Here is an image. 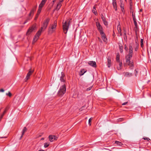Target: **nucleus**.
I'll list each match as a JSON object with an SVG mask.
<instances>
[{
  "mask_svg": "<svg viewBox=\"0 0 151 151\" xmlns=\"http://www.w3.org/2000/svg\"><path fill=\"white\" fill-rule=\"evenodd\" d=\"M132 0H130L129 1V5L130 6H132Z\"/></svg>",
  "mask_w": 151,
  "mask_h": 151,
  "instance_id": "a18cd8bd",
  "label": "nucleus"
},
{
  "mask_svg": "<svg viewBox=\"0 0 151 151\" xmlns=\"http://www.w3.org/2000/svg\"><path fill=\"white\" fill-rule=\"evenodd\" d=\"M133 21H134V25L135 26V28H136V29H138V27L137 22L136 21V19H134V20H133Z\"/></svg>",
  "mask_w": 151,
  "mask_h": 151,
  "instance_id": "cd10ccee",
  "label": "nucleus"
},
{
  "mask_svg": "<svg viewBox=\"0 0 151 151\" xmlns=\"http://www.w3.org/2000/svg\"><path fill=\"white\" fill-rule=\"evenodd\" d=\"M122 67L120 66H118L117 67V69L118 70H120L121 69Z\"/></svg>",
  "mask_w": 151,
  "mask_h": 151,
  "instance_id": "09e8293b",
  "label": "nucleus"
},
{
  "mask_svg": "<svg viewBox=\"0 0 151 151\" xmlns=\"http://www.w3.org/2000/svg\"><path fill=\"white\" fill-rule=\"evenodd\" d=\"M100 35L101 36V38L105 42H106L107 41V39L106 37V36L104 32L102 33H100Z\"/></svg>",
  "mask_w": 151,
  "mask_h": 151,
  "instance_id": "9b49d317",
  "label": "nucleus"
},
{
  "mask_svg": "<svg viewBox=\"0 0 151 151\" xmlns=\"http://www.w3.org/2000/svg\"><path fill=\"white\" fill-rule=\"evenodd\" d=\"M108 60V63H107V66L109 68L111 64V58L110 57H108L107 58Z\"/></svg>",
  "mask_w": 151,
  "mask_h": 151,
  "instance_id": "dca6fc26",
  "label": "nucleus"
},
{
  "mask_svg": "<svg viewBox=\"0 0 151 151\" xmlns=\"http://www.w3.org/2000/svg\"><path fill=\"white\" fill-rule=\"evenodd\" d=\"M138 47H139V46L135 45V46L134 47V48L135 50L136 51H137Z\"/></svg>",
  "mask_w": 151,
  "mask_h": 151,
  "instance_id": "72a5a7b5",
  "label": "nucleus"
},
{
  "mask_svg": "<svg viewBox=\"0 0 151 151\" xmlns=\"http://www.w3.org/2000/svg\"><path fill=\"white\" fill-rule=\"evenodd\" d=\"M119 47L120 49V51L121 53H122L123 52V47L122 45H119Z\"/></svg>",
  "mask_w": 151,
  "mask_h": 151,
  "instance_id": "7c9ffc66",
  "label": "nucleus"
},
{
  "mask_svg": "<svg viewBox=\"0 0 151 151\" xmlns=\"http://www.w3.org/2000/svg\"><path fill=\"white\" fill-rule=\"evenodd\" d=\"M43 29H42L41 28V29H40L37 33L36 35H36L37 36H38L39 37V36L41 35V32L42 31V30Z\"/></svg>",
  "mask_w": 151,
  "mask_h": 151,
  "instance_id": "6ab92c4d",
  "label": "nucleus"
},
{
  "mask_svg": "<svg viewBox=\"0 0 151 151\" xmlns=\"http://www.w3.org/2000/svg\"><path fill=\"white\" fill-rule=\"evenodd\" d=\"M33 72V70H32L31 69L29 70V72L27 73L26 78L25 79V81L26 82L27 81L29 78L30 76L32 75Z\"/></svg>",
  "mask_w": 151,
  "mask_h": 151,
  "instance_id": "6e6552de",
  "label": "nucleus"
},
{
  "mask_svg": "<svg viewBox=\"0 0 151 151\" xmlns=\"http://www.w3.org/2000/svg\"><path fill=\"white\" fill-rule=\"evenodd\" d=\"M118 120V122H122L124 120V119L123 118H119Z\"/></svg>",
  "mask_w": 151,
  "mask_h": 151,
  "instance_id": "c03bdc74",
  "label": "nucleus"
},
{
  "mask_svg": "<svg viewBox=\"0 0 151 151\" xmlns=\"http://www.w3.org/2000/svg\"><path fill=\"white\" fill-rule=\"evenodd\" d=\"M132 56V55H128L126 57V62L127 64L130 67H133V61L130 60Z\"/></svg>",
  "mask_w": 151,
  "mask_h": 151,
  "instance_id": "7ed1b4c3",
  "label": "nucleus"
},
{
  "mask_svg": "<svg viewBox=\"0 0 151 151\" xmlns=\"http://www.w3.org/2000/svg\"><path fill=\"white\" fill-rule=\"evenodd\" d=\"M115 143L117 145L120 146H122L123 145V144L122 142L117 141H116L115 142Z\"/></svg>",
  "mask_w": 151,
  "mask_h": 151,
  "instance_id": "c756f323",
  "label": "nucleus"
},
{
  "mask_svg": "<svg viewBox=\"0 0 151 151\" xmlns=\"http://www.w3.org/2000/svg\"><path fill=\"white\" fill-rule=\"evenodd\" d=\"M57 22L55 21L53 24H52L51 27H49L48 29V32L49 33H52L55 30L57 26Z\"/></svg>",
  "mask_w": 151,
  "mask_h": 151,
  "instance_id": "20e7f679",
  "label": "nucleus"
},
{
  "mask_svg": "<svg viewBox=\"0 0 151 151\" xmlns=\"http://www.w3.org/2000/svg\"><path fill=\"white\" fill-rule=\"evenodd\" d=\"M49 145V144L47 143H45L44 144V147L45 148L47 147Z\"/></svg>",
  "mask_w": 151,
  "mask_h": 151,
  "instance_id": "c9c22d12",
  "label": "nucleus"
},
{
  "mask_svg": "<svg viewBox=\"0 0 151 151\" xmlns=\"http://www.w3.org/2000/svg\"><path fill=\"white\" fill-rule=\"evenodd\" d=\"M38 17V16H36V17H35V20L37 19V18Z\"/></svg>",
  "mask_w": 151,
  "mask_h": 151,
  "instance_id": "e2e57ef3",
  "label": "nucleus"
},
{
  "mask_svg": "<svg viewBox=\"0 0 151 151\" xmlns=\"http://www.w3.org/2000/svg\"><path fill=\"white\" fill-rule=\"evenodd\" d=\"M6 138L7 137H0V138Z\"/></svg>",
  "mask_w": 151,
  "mask_h": 151,
  "instance_id": "0e129e2a",
  "label": "nucleus"
},
{
  "mask_svg": "<svg viewBox=\"0 0 151 151\" xmlns=\"http://www.w3.org/2000/svg\"><path fill=\"white\" fill-rule=\"evenodd\" d=\"M47 0H42L41 2L45 4L46 2L47 1Z\"/></svg>",
  "mask_w": 151,
  "mask_h": 151,
  "instance_id": "3c124183",
  "label": "nucleus"
},
{
  "mask_svg": "<svg viewBox=\"0 0 151 151\" xmlns=\"http://www.w3.org/2000/svg\"><path fill=\"white\" fill-rule=\"evenodd\" d=\"M55 1H56L55 0H53L52 2H53V3H54V2H55Z\"/></svg>",
  "mask_w": 151,
  "mask_h": 151,
  "instance_id": "338daca9",
  "label": "nucleus"
},
{
  "mask_svg": "<svg viewBox=\"0 0 151 151\" xmlns=\"http://www.w3.org/2000/svg\"><path fill=\"white\" fill-rule=\"evenodd\" d=\"M92 87H93V86H91L90 87H89V88H87L86 89V91H89L91 89Z\"/></svg>",
  "mask_w": 151,
  "mask_h": 151,
  "instance_id": "58836bf2",
  "label": "nucleus"
},
{
  "mask_svg": "<svg viewBox=\"0 0 151 151\" xmlns=\"http://www.w3.org/2000/svg\"><path fill=\"white\" fill-rule=\"evenodd\" d=\"M93 118L92 117L91 118L88 120V124L90 126L91 125V120Z\"/></svg>",
  "mask_w": 151,
  "mask_h": 151,
  "instance_id": "4c0bfd02",
  "label": "nucleus"
},
{
  "mask_svg": "<svg viewBox=\"0 0 151 151\" xmlns=\"http://www.w3.org/2000/svg\"><path fill=\"white\" fill-rule=\"evenodd\" d=\"M88 64L93 67L96 68V63L95 61H90L88 62Z\"/></svg>",
  "mask_w": 151,
  "mask_h": 151,
  "instance_id": "ddd939ff",
  "label": "nucleus"
},
{
  "mask_svg": "<svg viewBox=\"0 0 151 151\" xmlns=\"http://www.w3.org/2000/svg\"><path fill=\"white\" fill-rule=\"evenodd\" d=\"M112 5L115 11L117 10L116 0H112Z\"/></svg>",
  "mask_w": 151,
  "mask_h": 151,
  "instance_id": "4468645a",
  "label": "nucleus"
},
{
  "mask_svg": "<svg viewBox=\"0 0 151 151\" xmlns=\"http://www.w3.org/2000/svg\"><path fill=\"white\" fill-rule=\"evenodd\" d=\"M37 7V5H36L33 7V8L32 9L34 11H35L36 10V9Z\"/></svg>",
  "mask_w": 151,
  "mask_h": 151,
  "instance_id": "a19ab883",
  "label": "nucleus"
},
{
  "mask_svg": "<svg viewBox=\"0 0 151 151\" xmlns=\"http://www.w3.org/2000/svg\"><path fill=\"white\" fill-rule=\"evenodd\" d=\"M4 91V90L3 89H1L0 90V92H3Z\"/></svg>",
  "mask_w": 151,
  "mask_h": 151,
  "instance_id": "6e6d98bb",
  "label": "nucleus"
},
{
  "mask_svg": "<svg viewBox=\"0 0 151 151\" xmlns=\"http://www.w3.org/2000/svg\"><path fill=\"white\" fill-rule=\"evenodd\" d=\"M124 10H123V8L122 9V12H123V11H124Z\"/></svg>",
  "mask_w": 151,
  "mask_h": 151,
  "instance_id": "774afa93",
  "label": "nucleus"
},
{
  "mask_svg": "<svg viewBox=\"0 0 151 151\" xmlns=\"http://www.w3.org/2000/svg\"><path fill=\"white\" fill-rule=\"evenodd\" d=\"M117 62L119 63V66H120L122 67V63L121 62H120V61H119V62Z\"/></svg>",
  "mask_w": 151,
  "mask_h": 151,
  "instance_id": "49530a36",
  "label": "nucleus"
},
{
  "mask_svg": "<svg viewBox=\"0 0 151 151\" xmlns=\"http://www.w3.org/2000/svg\"><path fill=\"white\" fill-rule=\"evenodd\" d=\"M143 39H141V46L142 47H143Z\"/></svg>",
  "mask_w": 151,
  "mask_h": 151,
  "instance_id": "473e14b6",
  "label": "nucleus"
},
{
  "mask_svg": "<svg viewBox=\"0 0 151 151\" xmlns=\"http://www.w3.org/2000/svg\"><path fill=\"white\" fill-rule=\"evenodd\" d=\"M63 0H60L59 2V3H61V2H62L63 1Z\"/></svg>",
  "mask_w": 151,
  "mask_h": 151,
  "instance_id": "680f3d73",
  "label": "nucleus"
},
{
  "mask_svg": "<svg viewBox=\"0 0 151 151\" xmlns=\"http://www.w3.org/2000/svg\"><path fill=\"white\" fill-rule=\"evenodd\" d=\"M127 102H125L124 103H123L122 104V105H125L127 103Z\"/></svg>",
  "mask_w": 151,
  "mask_h": 151,
  "instance_id": "5fc2aeb1",
  "label": "nucleus"
},
{
  "mask_svg": "<svg viewBox=\"0 0 151 151\" xmlns=\"http://www.w3.org/2000/svg\"><path fill=\"white\" fill-rule=\"evenodd\" d=\"M143 139L144 140L146 139L148 141L150 140V139L149 138L147 137H143Z\"/></svg>",
  "mask_w": 151,
  "mask_h": 151,
  "instance_id": "ea45409f",
  "label": "nucleus"
},
{
  "mask_svg": "<svg viewBox=\"0 0 151 151\" xmlns=\"http://www.w3.org/2000/svg\"><path fill=\"white\" fill-rule=\"evenodd\" d=\"M65 77V75L64 73L62 72L61 73V76L60 77V80L61 82L63 83V84H65V83L66 82L64 79Z\"/></svg>",
  "mask_w": 151,
  "mask_h": 151,
  "instance_id": "9d476101",
  "label": "nucleus"
},
{
  "mask_svg": "<svg viewBox=\"0 0 151 151\" xmlns=\"http://www.w3.org/2000/svg\"><path fill=\"white\" fill-rule=\"evenodd\" d=\"M120 59V55L119 53L117 52L116 53V61L117 62H119Z\"/></svg>",
  "mask_w": 151,
  "mask_h": 151,
  "instance_id": "412c9836",
  "label": "nucleus"
},
{
  "mask_svg": "<svg viewBox=\"0 0 151 151\" xmlns=\"http://www.w3.org/2000/svg\"><path fill=\"white\" fill-rule=\"evenodd\" d=\"M96 26L100 34L104 32L103 28L99 22L96 23Z\"/></svg>",
  "mask_w": 151,
  "mask_h": 151,
  "instance_id": "0eeeda50",
  "label": "nucleus"
},
{
  "mask_svg": "<svg viewBox=\"0 0 151 151\" xmlns=\"http://www.w3.org/2000/svg\"><path fill=\"white\" fill-rule=\"evenodd\" d=\"M132 74L131 73L128 72H126L124 73V76L126 77H129L131 76Z\"/></svg>",
  "mask_w": 151,
  "mask_h": 151,
  "instance_id": "4be33fe9",
  "label": "nucleus"
},
{
  "mask_svg": "<svg viewBox=\"0 0 151 151\" xmlns=\"http://www.w3.org/2000/svg\"><path fill=\"white\" fill-rule=\"evenodd\" d=\"M124 49L126 51H127L128 50V48L126 45H124Z\"/></svg>",
  "mask_w": 151,
  "mask_h": 151,
  "instance_id": "de8ad7c7",
  "label": "nucleus"
},
{
  "mask_svg": "<svg viewBox=\"0 0 151 151\" xmlns=\"http://www.w3.org/2000/svg\"><path fill=\"white\" fill-rule=\"evenodd\" d=\"M66 88L65 84L61 86L58 92L57 95L59 96H62L66 92Z\"/></svg>",
  "mask_w": 151,
  "mask_h": 151,
  "instance_id": "f257e3e1",
  "label": "nucleus"
},
{
  "mask_svg": "<svg viewBox=\"0 0 151 151\" xmlns=\"http://www.w3.org/2000/svg\"><path fill=\"white\" fill-rule=\"evenodd\" d=\"M23 135H22H22H21V136L20 137V139H21L22 138V137Z\"/></svg>",
  "mask_w": 151,
  "mask_h": 151,
  "instance_id": "13d9d810",
  "label": "nucleus"
},
{
  "mask_svg": "<svg viewBox=\"0 0 151 151\" xmlns=\"http://www.w3.org/2000/svg\"><path fill=\"white\" fill-rule=\"evenodd\" d=\"M40 14V13H39L37 12V14H36V16H38H38Z\"/></svg>",
  "mask_w": 151,
  "mask_h": 151,
  "instance_id": "052dcab7",
  "label": "nucleus"
},
{
  "mask_svg": "<svg viewBox=\"0 0 151 151\" xmlns=\"http://www.w3.org/2000/svg\"><path fill=\"white\" fill-rule=\"evenodd\" d=\"M6 95L7 96H9V97H11L12 96V93L9 91L8 92V93H6Z\"/></svg>",
  "mask_w": 151,
  "mask_h": 151,
  "instance_id": "f704fd0d",
  "label": "nucleus"
},
{
  "mask_svg": "<svg viewBox=\"0 0 151 151\" xmlns=\"http://www.w3.org/2000/svg\"><path fill=\"white\" fill-rule=\"evenodd\" d=\"M44 138H42L41 139V140H44Z\"/></svg>",
  "mask_w": 151,
  "mask_h": 151,
  "instance_id": "69168bd1",
  "label": "nucleus"
},
{
  "mask_svg": "<svg viewBox=\"0 0 151 151\" xmlns=\"http://www.w3.org/2000/svg\"><path fill=\"white\" fill-rule=\"evenodd\" d=\"M101 18L102 19V20L103 22V23L106 26L108 25V22H107L105 18L104 17V15L103 14H101Z\"/></svg>",
  "mask_w": 151,
  "mask_h": 151,
  "instance_id": "2eb2a0df",
  "label": "nucleus"
},
{
  "mask_svg": "<svg viewBox=\"0 0 151 151\" xmlns=\"http://www.w3.org/2000/svg\"><path fill=\"white\" fill-rule=\"evenodd\" d=\"M36 29V25H34L32 27H29L27 32V35H29L32 32Z\"/></svg>",
  "mask_w": 151,
  "mask_h": 151,
  "instance_id": "423d86ee",
  "label": "nucleus"
},
{
  "mask_svg": "<svg viewBox=\"0 0 151 151\" xmlns=\"http://www.w3.org/2000/svg\"><path fill=\"white\" fill-rule=\"evenodd\" d=\"M130 12H132V11H133V10H132V6H130Z\"/></svg>",
  "mask_w": 151,
  "mask_h": 151,
  "instance_id": "8fccbe9b",
  "label": "nucleus"
},
{
  "mask_svg": "<svg viewBox=\"0 0 151 151\" xmlns=\"http://www.w3.org/2000/svg\"><path fill=\"white\" fill-rule=\"evenodd\" d=\"M117 29L118 31L119 32V33L120 34V35H122V33H121L122 30L121 29V26L120 24V23L117 26Z\"/></svg>",
  "mask_w": 151,
  "mask_h": 151,
  "instance_id": "a211bd4d",
  "label": "nucleus"
},
{
  "mask_svg": "<svg viewBox=\"0 0 151 151\" xmlns=\"http://www.w3.org/2000/svg\"><path fill=\"white\" fill-rule=\"evenodd\" d=\"M39 38L38 36L35 35L33 39V43H35L38 40Z\"/></svg>",
  "mask_w": 151,
  "mask_h": 151,
  "instance_id": "393cba45",
  "label": "nucleus"
},
{
  "mask_svg": "<svg viewBox=\"0 0 151 151\" xmlns=\"http://www.w3.org/2000/svg\"><path fill=\"white\" fill-rule=\"evenodd\" d=\"M61 6V4L60 3H58L57 4V6L55 8L56 10H58L59 9Z\"/></svg>",
  "mask_w": 151,
  "mask_h": 151,
  "instance_id": "b1692460",
  "label": "nucleus"
},
{
  "mask_svg": "<svg viewBox=\"0 0 151 151\" xmlns=\"http://www.w3.org/2000/svg\"><path fill=\"white\" fill-rule=\"evenodd\" d=\"M45 4L44 3L41 2L40 4L39 5L38 9H42V8L44 6Z\"/></svg>",
  "mask_w": 151,
  "mask_h": 151,
  "instance_id": "a878e982",
  "label": "nucleus"
},
{
  "mask_svg": "<svg viewBox=\"0 0 151 151\" xmlns=\"http://www.w3.org/2000/svg\"><path fill=\"white\" fill-rule=\"evenodd\" d=\"M132 18H133V20H134L135 19H136V18H135V14L134 13H133V11H132Z\"/></svg>",
  "mask_w": 151,
  "mask_h": 151,
  "instance_id": "e433bc0d",
  "label": "nucleus"
},
{
  "mask_svg": "<svg viewBox=\"0 0 151 151\" xmlns=\"http://www.w3.org/2000/svg\"><path fill=\"white\" fill-rule=\"evenodd\" d=\"M30 19L29 18L27 19V20H26V21L24 22V24H25L26 23H27V22L28 21V20H29V19Z\"/></svg>",
  "mask_w": 151,
  "mask_h": 151,
  "instance_id": "603ef678",
  "label": "nucleus"
},
{
  "mask_svg": "<svg viewBox=\"0 0 151 151\" xmlns=\"http://www.w3.org/2000/svg\"><path fill=\"white\" fill-rule=\"evenodd\" d=\"M27 130V129L26 127H24L23 129V130L22 131V135H24V133L26 132Z\"/></svg>",
  "mask_w": 151,
  "mask_h": 151,
  "instance_id": "c85d7f7f",
  "label": "nucleus"
},
{
  "mask_svg": "<svg viewBox=\"0 0 151 151\" xmlns=\"http://www.w3.org/2000/svg\"><path fill=\"white\" fill-rule=\"evenodd\" d=\"M43 29H42L41 28V29H40L37 33L36 35H36L37 36H38L39 37V36L41 35V32L42 31V30Z\"/></svg>",
  "mask_w": 151,
  "mask_h": 151,
  "instance_id": "aec40b11",
  "label": "nucleus"
},
{
  "mask_svg": "<svg viewBox=\"0 0 151 151\" xmlns=\"http://www.w3.org/2000/svg\"><path fill=\"white\" fill-rule=\"evenodd\" d=\"M120 7L121 8V9L122 8H123V10H124V4H122V3H121V4H120Z\"/></svg>",
  "mask_w": 151,
  "mask_h": 151,
  "instance_id": "79ce46f5",
  "label": "nucleus"
},
{
  "mask_svg": "<svg viewBox=\"0 0 151 151\" xmlns=\"http://www.w3.org/2000/svg\"><path fill=\"white\" fill-rule=\"evenodd\" d=\"M63 32L65 34H66L68 30L69 27L70 25V21L68 22H67L66 21H65L64 22H63Z\"/></svg>",
  "mask_w": 151,
  "mask_h": 151,
  "instance_id": "f03ea898",
  "label": "nucleus"
},
{
  "mask_svg": "<svg viewBox=\"0 0 151 151\" xmlns=\"http://www.w3.org/2000/svg\"><path fill=\"white\" fill-rule=\"evenodd\" d=\"M86 71H84V69H82L81 71V73L79 74L80 76H82L86 72Z\"/></svg>",
  "mask_w": 151,
  "mask_h": 151,
  "instance_id": "bb28decb",
  "label": "nucleus"
},
{
  "mask_svg": "<svg viewBox=\"0 0 151 151\" xmlns=\"http://www.w3.org/2000/svg\"><path fill=\"white\" fill-rule=\"evenodd\" d=\"M135 45L139 46V44H138V40H135Z\"/></svg>",
  "mask_w": 151,
  "mask_h": 151,
  "instance_id": "37998d69",
  "label": "nucleus"
},
{
  "mask_svg": "<svg viewBox=\"0 0 151 151\" xmlns=\"http://www.w3.org/2000/svg\"><path fill=\"white\" fill-rule=\"evenodd\" d=\"M132 53H133L132 45L131 44H130L129 45V54H128V55L132 56Z\"/></svg>",
  "mask_w": 151,
  "mask_h": 151,
  "instance_id": "f8f14e48",
  "label": "nucleus"
},
{
  "mask_svg": "<svg viewBox=\"0 0 151 151\" xmlns=\"http://www.w3.org/2000/svg\"><path fill=\"white\" fill-rule=\"evenodd\" d=\"M40 14V13H39L37 12V14H36V16H38H38Z\"/></svg>",
  "mask_w": 151,
  "mask_h": 151,
  "instance_id": "bf43d9fd",
  "label": "nucleus"
},
{
  "mask_svg": "<svg viewBox=\"0 0 151 151\" xmlns=\"http://www.w3.org/2000/svg\"><path fill=\"white\" fill-rule=\"evenodd\" d=\"M34 12V11L32 9L30 11V13L29 14V17H30L32 16H33Z\"/></svg>",
  "mask_w": 151,
  "mask_h": 151,
  "instance_id": "2f4dec72",
  "label": "nucleus"
},
{
  "mask_svg": "<svg viewBox=\"0 0 151 151\" xmlns=\"http://www.w3.org/2000/svg\"><path fill=\"white\" fill-rule=\"evenodd\" d=\"M8 107H6L4 111L3 114L1 115L0 117V121L1 120V119L2 118L3 116H4V114L6 113V112L8 110Z\"/></svg>",
  "mask_w": 151,
  "mask_h": 151,
  "instance_id": "f3484780",
  "label": "nucleus"
},
{
  "mask_svg": "<svg viewBox=\"0 0 151 151\" xmlns=\"http://www.w3.org/2000/svg\"><path fill=\"white\" fill-rule=\"evenodd\" d=\"M58 138V137L55 135H50L49 136V140L51 142H52L54 140H57Z\"/></svg>",
  "mask_w": 151,
  "mask_h": 151,
  "instance_id": "1a4fd4ad",
  "label": "nucleus"
},
{
  "mask_svg": "<svg viewBox=\"0 0 151 151\" xmlns=\"http://www.w3.org/2000/svg\"><path fill=\"white\" fill-rule=\"evenodd\" d=\"M50 19L47 18L44 21L42 27H41L42 29H46L50 21Z\"/></svg>",
  "mask_w": 151,
  "mask_h": 151,
  "instance_id": "39448f33",
  "label": "nucleus"
},
{
  "mask_svg": "<svg viewBox=\"0 0 151 151\" xmlns=\"http://www.w3.org/2000/svg\"><path fill=\"white\" fill-rule=\"evenodd\" d=\"M98 40L100 42H102L101 40L99 37L98 38Z\"/></svg>",
  "mask_w": 151,
  "mask_h": 151,
  "instance_id": "4d7b16f0",
  "label": "nucleus"
},
{
  "mask_svg": "<svg viewBox=\"0 0 151 151\" xmlns=\"http://www.w3.org/2000/svg\"><path fill=\"white\" fill-rule=\"evenodd\" d=\"M41 9H38V11H37V12L39 13H40L41 12Z\"/></svg>",
  "mask_w": 151,
  "mask_h": 151,
  "instance_id": "864d4df0",
  "label": "nucleus"
},
{
  "mask_svg": "<svg viewBox=\"0 0 151 151\" xmlns=\"http://www.w3.org/2000/svg\"><path fill=\"white\" fill-rule=\"evenodd\" d=\"M92 12L95 15H96L97 14V12L96 9V5H95L93 6V9H92Z\"/></svg>",
  "mask_w": 151,
  "mask_h": 151,
  "instance_id": "5701e85b",
  "label": "nucleus"
}]
</instances>
